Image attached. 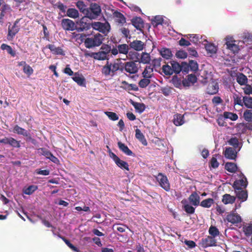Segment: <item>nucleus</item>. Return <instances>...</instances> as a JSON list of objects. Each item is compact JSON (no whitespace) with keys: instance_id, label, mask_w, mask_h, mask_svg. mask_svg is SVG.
<instances>
[{"instance_id":"f257e3e1","label":"nucleus","mask_w":252,"mask_h":252,"mask_svg":"<svg viewBox=\"0 0 252 252\" xmlns=\"http://www.w3.org/2000/svg\"><path fill=\"white\" fill-rule=\"evenodd\" d=\"M242 40H235L231 35H227L224 38L227 47H243L244 44L248 46L252 44V35L249 32H244Z\"/></svg>"},{"instance_id":"f03ea898","label":"nucleus","mask_w":252,"mask_h":252,"mask_svg":"<svg viewBox=\"0 0 252 252\" xmlns=\"http://www.w3.org/2000/svg\"><path fill=\"white\" fill-rule=\"evenodd\" d=\"M77 39L83 42L85 40V44L86 47H93L95 46H99L101 45L102 41V36L97 33L94 37L85 38V35L78 34Z\"/></svg>"},{"instance_id":"7ed1b4c3","label":"nucleus","mask_w":252,"mask_h":252,"mask_svg":"<svg viewBox=\"0 0 252 252\" xmlns=\"http://www.w3.org/2000/svg\"><path fill=\"white\" fill-rule=\"evenodd\" d=\"M185 37L189 38L190 42H191L196 46H201V43L204 47H217L218 45H215L213 43L209 42L206 39H202V37H200L199 35L197 34H186Z\"/></svg>"},{"instance_id":"20e7f679","label":"nucleus","mask_w":252,"mask_h":252,"mask_svg":"<svg viewBox=\"0 0 252 252\" xmlns=\"http://www.w3.org/2000/svg\"><path fill=\"white\" fill-rule=\"evenodd\" d=\"M92 28L106 35L110 32L111 27L108 22L101 23L94 22L92 23Z\"/></svg>"},{"instance_id":"39448f33","label":"nucleus","mask_w":252,"mask_h":252,"mask_svg":"<svg viewBox=\"0 0 252 252\" xmlns=\"http://www.w3.org/2000/svg\"><path fill=\"white\" fill-rule=\"evenodd\" d=\"M106 51H100L98 52H91L88 51H84L85 57H90L97 60H105L107 59V54L111 51V48H105Z\"/></svg>"},{"instance_id":"423d86ee","label":"nucleus","mask_w":252,"mask_h":252,"mask_svg":"<svg viewBox=\"0 0 252 252\" xmlns=\"http://www.w3.org/2000/svg\"><path fill=\"white\" fill-rule=\"evenodd\" d=\"M88 17L86 16L76 21L75 26L76 30L81 32L89 30L92 27V23H90Z\"/></svg>"},{"instance_id":"0eeeda50","label":"nucleus","mask_w":252,"mask_h":252,"mask_svg":"<svg viewBox=\"0 0 252 252\" xmlns=\"http://www.w3.org/2000/svg\"><path fill=\"white\" fill-rule=\"evenodd\" d=\"M157 180L160 186L166 191H169L171 189L170 184L167 177L161 173H159L156 177Z\"/></svg>"},{"instance_id":"6e6552de","label":"nucleus","mask_w":252,"mask_h":252,"mask_svg":"<svg viewBox=\"0 0 252 252\" xmlns=\"http://www.w3.org/2000/svg\"><path fill=\"white\" fill-rule=\"evenodd\" d=\"M101 11V8L98 4L96 3L92 4L90 7L88 8L87 17L90 19H95L99 15Z\"/></svg>"},{"instance_id":"1a4fd4ad","label":"nucleus","mask_w":252,"mask_h":252,"mask_svg":"<svg viewBox=\"0 0 252 252\" xmlns=\"http://www.w3.org/2000/svg\"><path fill=\"white\" fill-rule=\"evenodd\" d=\"M217 240L212 236H207L205 238H202L200 243L199 245L203 248H206L210 247L217 246Z\"/></svg>"},{"instance_id":"9d476101","label":"nucleus","mask_w":252,"mask_h":252,"mask_svg":"<svg viewBox=\"0 0 252 252\" xmlns=\"http://www.w3.org/2000/svg\"><path fill=\"white\" fill-rule=\"evenodd\" d=\"M19 22V20H17L13 25H10L8 26V39H12L19 32L20 30V26L18 25Z\"/></svg>"},{"instance_id":"9b49d317","label":"nucleus","mask_w":252,"mask_h":252,"mask_svg":"<svg viewBox=\"0 0 252 252\" xmlns=\"http://www.w3.org/2000/svg\"><path fill=\"white\" fill-rule=\"evenodd\" d=\"M139 64L135 62L130 61L125 63L124 68L125 71L130 74H134L138 72Z\"/></svg>"},{"instance_id":"f8f14e48","label":"nucleus","mask_w":252,"mask_h":252,"mask_svg":"<svg viewBox=\"0 0 252 252\" xmlns=\"http://www.w3.org/2000/svg\"><path fill=\"white\" fill-rule=\"evenodd\" d=\"M197 80L196 76L193 74H189L186 78L182 80L183 86L184 87H189L194 85Z\"/></svg>"},{"instance_id":"ddd939ff","label":"nucleus","mask_w":252,"mask_h":252,"mask_svg":"<svg viewBox=\"0 0 252 252\" xmlns=\"http://www.w3.org/2000/svg\"><path fill=\"white\" fill-rule=\"evenodd\" d=\"M11 9L10 7L7 5H4L2 8L1 12L0 14V24L2 25L5 20L10 15Z\"/></svg>"},{"instance_id":"4468645a","label":"nucleus","mask_w":252,"mask_h":252,"mask_svg":"<svg viewBox=\"0 0 252 252\" xmlns=\"http://www.w3.org/2000/svg\"><path fill=\"white\" fill-rule=\"evenodd\" d=\"M62 26L63 29L67 31L76 30L75 24L70 19H64L62 21Z\"/></svg>"},{"instance_id":"2eb2a0df","label":"nucleus","mask_w":252,"mask_h":252,"mask_svg":"<svg viewBox=\"0 0 252 252\" xmlns=\"http://www.w3.org/2000/svg\"><path fill=\"white\" fill-rule=\"evenodd\" d=\"M226 220L232 224H236L242 221L241 216L234 213H231L228 214L226 217Z\"/></svg>"},{"instance_id":"dca6fc26","label":"nucleus","mask_w":252,"mask_h":252,"mask_svg":"<svg viewBox=\"0 0 252 252\" xmlns=\"http://www.w3.org/2000/svg\"><path fill=\"white\" fill-rule=\"evenodd\" d=\"M236 197L241 201L244 202L248 198V192L246 189H234Z\"/></svg>"},{"instance_id":"f3484780","label":"nucleus","mask_w":252,"mask_h":252,"mask_svg":"<svg viewBox=\"0 0 252 252\" xmlns=\"http://www.w3.org/2000/svg\"><path fill=\"white\" fill-rule=\"evenodd\" d=\"M237 154L235 149L231 147L226 148L223 152L224 157L229 159H235L237 157Z\"/></svg>"},{"instance_id":"a211bd4d","label":"nucleus","mask_w":252,"mask_h":252,"mask_svg":"<svg viewBox=\"0 0 252 252\" xmlns=\"http://www.w3.org/2000/svg\"><path fill=\"white\" fill-rule=\"evenodd\" d=\"M101 72L105 76H113L115 75V73L111 67V63L108 61H107L106 63L102 67L101 69Z\"/></svg>"},{"instance_id":"6ab92c4d","label":"nucleus","mask_w":252,"mask_h":252,"mask_svg":"<svg viewBox=\"0 0 252 252\" xmlns=\"http://www.w3.org/2000/svg\"><path fill=\"white\" fill-rule=\"evenodd\" d=\"M248 185L247 178L244 177L243 179L235 181L233 185L234 189H245Z\"/></svg>"},{"instance_id":"aec40b11","label":"nucleus","mask_w":252,"mask_h":252,"mask_svg":"<svg viewBox=\"0 0 252 252\" xmlns=\"http://www.w3.org/2000/svg\"><path fill=\"white\" fill-rule=\"evenodd\" d=\"M200 196L195 191L193 192L189 197V202L193 205L197 206L200 204Z\"/></svg>"},{"instance_id":"412c9836","label":"nucleus","mask_w":252,"mask_h":252,"mask_svg":"<svg viewBox=\"0 0 252 252\" xmlns=\"http://www.w3.org/2000/svg\"><path fill=\"white\" fill-rule=\"evenodd\" d=\"M219 85L218 83L212 82L210 83L207 88V93L209 94H215L218 92Z\"/></svg>"},{"instance_id":"4be33fe9","label":"nucleus","mask_w":252,"mask_h":252,"mask_svg":"<svg viewBox=\"0 0 252 252\" xmlns=\"http://www.w3.org/2000/svg\"><path fill=\"white\" fill-rule=\"evenodd\" d=\"M118 146L121 151L127 156H134L132 152L125 144L121 142H118Z\"/></svg>"},{"instance_id":"5701e85b","label":"nucleus","mask_w":252,"mask_h":252,"mask_svg":"<svg viewBox=\"0 0 252 252\" xmlns=\"http://www.w3.org/2000/svg\"><path fill=\"white\" fill-rule=\"evenodd\" d=\"M135 137L144 146L147 145L148 143L144 134L138 128L135 130Z\"/></svg>"},{"instance_id":"b1692460","label":"nucleus","mask_w":252,"mask_h":252,"mask_svg":"<svg viewBox=\"0 0 252 252\" xmlns=\"http://www.w3.org/2000/svg\"><path fill=\"white\" fill-rule=\"evenodd\" d=\"M170 82L172 83L173 86L177 88L181 89L183 86L181 78L179 77L177 75H175L172 77Z\"/></svg>"},{"instance_id":"393cba45","label":"nucleus","mask_w":252,"mask_h":252,"mask_svg":"<svg viewBox=\"0 0 252 252\" xmlns=\"http://www.w3.org/2000/svg\"><path fill=\"white\" fill-rule=\"evenodd\" d=\"M236 197L229 194H225L222 196V202L224 204H233L235 202Z\"/></svg>"},{"instance_id":"a878e982","label":"nucleus","mask_w":252,"mask_h":252,"mask_svg":"<svg viewBox=\"0 0 252 252\" xmlns=\"http://www.w3.org/2000/svg\"><path fill=\"white\" fill-rule=\"evenodd\" d=\"M130 103L135 110L140 113H142L146 108L145 105L143 103L134 102L132 100H130Z\"/></svg>"},{"instance_id":"bb28decb","label":"nucleus","mask_w":252,"mask_h":252,"mask_svg":"<svg viewBox=\"0 0 252 252\" xmlns=\"http://www.w3.org/2000/svg\"><path fill=\"white\" fill-rule=\"evenodd\" d=\"M170 64L172 66V70L173 73L179 74L182 71L181 64H180L176 61H171Z\"/></svg>"},{"instance_id":"cd10ccee","label":"nucleus","mask_w":252,"mask_h":252,"mask_svg":"<svg viewBox=\"0 0 252 252\" xmlns=\"http://www.w3.org/2000/svg\"><path fill=\"white\" fill-rule=\"evenodd\" d=\"M173 123L176 126H180L184 123L183 116L180 114L174 115Z\"/></svg>"},{"instance_id":"c85d7f7f","label":"nucleus","mask_w":252,"mask_h":252,"mask_svg":"<svg viewBox=\"0 0 252 252\" xmlns=\"http://www.w3.org/2000/svg\"><path fill=\"white\" fill-rule=\"evenodd\" d=\"M236 81L240 85H244L248 82V78L243 73H239L236 76Z\"/></svg>"},{"instance_id":"c756f323","label":"nucleus","mask_w":252,"mask_h":252,"mask_svg":"<svg viewBox=\"0 0 252 252\" xmlns=\"http://www.w3.org/2000/svg\"><path fill=\"white\" fill-rule=\"evenodd\" d=\"M72 79L79 86H85V79L82 76H80L77 73H75V76L72 77Z\"/></svg>"},{"instance_id":"7c9ffc66","label":"nucleus","mask_w":252,"mask_h":252,"mask_svg":"<svg viewBox=\"0 0 252 252\" xmlns=\"http://www.w3.org/2000/svg\"><path fill=\"white\" fill-rule=\"evenodd\" d=\"M114 17L117 22L121 24H123L126 23V20L124 16L120 12H115L114 13Z\"/></svg>"},{"instance_id":"2f4dec72","label":"nucleus","mask_w":252,"mask_h":252,"mask_svg":"<svg viewBox=\"0 0 252 252\" xmlns=\"http://www.w3.org/2000/svg\"><path fill=\"white\" fill-rule=\"evenodd\" d=\"M111 67L113 71L115 73V72L119 70H123L124 69V65L122 62L120 61L114 62L113 63H110Z\"/></svg>"},{"instance_id":"473e14b6","label":"nucleus","mask_w":252,"mask_h":252,"mask_svg":"<svg viewBox=\"0 0 252 252\" xmlns=\"http://www.w3.org/2000/svg\"><path fill=\"white\" fill-rule=\"evenodd\" d=\"M225 169L231 173H235L237 170V165L232 162H226L225 164Z\"/></svg>"},{"instance_id":"72a5a7b5","label":"nucleus","mask_w":252,"mask_h":252,"mask_svg":"<svg viewBox=\"0 0 252 252\" xmlns=\"http://www.w3.org/2000/svg\"><path fill=\"white\" fill-rule=\"evenodd\" d=\"M159 51L161 56L165 59H168L172 56L169 48H161Z\"/></svg>"},{"instance_id":"f704fd0d","label":"nucleus","mask_w":252,"mask_h":252,"mask_svg":"<svg viewBox=\"0 0 252 252\" xmlns=\"http://www.w3.org/2000/svg\"><path fill=\"white\" fill-rule=\"evenodd\" d=\"M163 18L162 16L158 15L155 16L152 20V24L154 27H158L159 25H162L163 23Z\"/></svg>"},{"instance_id":"c9c22d12","label":"nucleus","mask_w":252,"mask_h":252,"mask_svg":"<svg viewBox=\"0 0 252 252\" xmlns=\"http://www.w3.org/2000/svg\"><path fill=\"white\" fill-rule=\"evenodd\" d=\"M76 6L79 9L80 11L87 17L88 12V8L87 7L84 2L82 1H79L77 2Z\"/></svg>"},{"instance_id":"e433bc0d","label":"nucleus","mask_w":252,"mask_h":252,"mask_svg":"<svg viewBox=\"0 0 252 252\" xmlns=\"http://www.w3.org/2000/svg\"><path fill=\"white\" fill-rule=\"evenodd\" d=\"M115 163L119 167L122 169H125L127 171L129 170L128 164L126 162L121 160L120 158L116 161Z\"/></svg>"},{"instance_id":"4c0bfd02","label":"nucleus","mask_w":252,"mask_h":252,"mask_svg":"<svg viewBox=\"0 0 252 252\" xmlns=\"http://www.w3.org/2000/svg\"><path fill=\"white\" fill-rule=\"evenodd\" d=\"M214 203V200L213 198H208L202 200L199 205L204 208H210Z\"/></svg>"},{"instance_id":"58836bf2","label":"nucleus","mask_w":252,"mask_h":252,"mask_svg":"<svg viewBox=\"0 0 252 252\" xmlns=\"http://www.w3.org/2000/svg\"><path fill=\"white\" fill-rule=\"evenodd\" d=\"M67 16L72 18H76L79 17V12L75 8H68L66 11Z\"/></svg>"},{"instance_id":"ea45409f","label":"nucleus","mask_w":252,"mask_h":252,"mask_svg":"<svg viewBox=\"0 0 252 252\" xmlns=\"http://www.w3.org/2000/svg\"><path fill=\"white\" fill-rule=\"evenodd\" d=\"M153 68L151 66H146L142 72V76L144 78H151L152 75Z\"/></svg>"},{"instance_id":"a19ab883","label":"nucleus","mask_w":252,"mask_h":252,"mask_svg":"<svg viewBox=\"0 0 252 252\" xmlns=\"http://www.w3.org/2000/svg\"><path fill=\"white\" fill-rule=\"evenodd\" d=\"M140 61L139 62L138 64L140 63H150L151 60V57L150 54L147 53H142L141 55Z\"/></svg>"},{"instance_id":"79ce46f5","label":"nucleus","mask_w":252,"mask_h":252,"mask_svg":"<svg viewBox=\"0 0 252 252\" xmlns=\"http://www.w3.org/2000/svg\"><path fill=\"white\" fill-rule=\"evenodd\" d=\"M209 234L210 236L215 238L217 236H219L220 231L219 229L215 226L211 225L209 229Z\"/></svg>"},{"instance_id":"37998d69","label":"nucleus","mask_w":252,"mask_h":252,"mask_svg":"<svg viewBox=\"0 0 252 252\" xmlns=\"http://www.w3.org/2000/svg\"><path fill=\"white\" fill-rule=\"evenodd\" d=\"M60 237L64 241L65 244L72 251L76 252H81L79 249L75 247L72 244L70 243V242L68 240L66 239L64 237L60 236Z\"/></svg>"},{"instance_id":"c03bdc74","label":"nucleus","mask_w":252,"mask_h":252,"mask_svg":"<svg viewBox=\"0 0 252 252\" xmlns=\"http://www.w3.org/2000/svg\"><path fill=\"white\" fill-rule=\"evenodd\" d=\"M38 189L37 186L35 185H31L28 187L27 189H25L23 190V192L25 194L27 195H31L33 193L35 190H36Z\"/></svg>"},{"instance_id":"a18cd8bd","label":"nucleus","mask_w":252,"mask_h":252,"mask_svg":"<svg viewBox=\"0 0 252 252\" xmlns=\"http://www.w3.org/2000/svg\"><path fill=\"white\" fill-rule=\"evenodd\" d=\"M162 71L166 75H171L173 74L171 65L168 64L163 65L162 67Z\"/></svg>"},{"instance_id":"49530a36","label":"nucleus","mask_w":252,"mask_h":252,"mask_svg":"<svg viewBox=\"0 0 252 252\" xmlns=\"http://www.w3.org/2000/svg\"><path fill=\"white\" fill-rule=\"evenodd\" d=\"M223 117L225 119H230L232 121L236 120L238 117L236 114L233 113L229 112H224L223 113Z\"/></svg>"},{"instance_id":"de8ad7c7","label":"nucleus","mask_w":252,"mask_h":252,"mask_svg":"<svg viewBox=\"0 0 252 252\" xmlns=\"http://www.w3.org/2000/svg\"><path fill=\"white\" fill-rule=\"evenodd\" d=\"M149 78H144L140 80L138 83L139 86L141 88H144L148 86L151 82Z\"/></svg>"},{"instance_id":"09e8293b","label":"nucleus","mask_w":252,"mask_h":252,"mask_svg":"<svg viewBox=\"0 0 252 252\" xmlns=\"http://www.w3.org/2000/svg\"><path fill=\"white\" fill-rule=\"evenodd\" d=\"M27 131V130L21 127L18 125L15 126L14 127H13V130L14 133H17L19 135H22L23 136Z\"/></svg>"},{"instance_id":"8fccbe9b","label":"nucleus","mask_w":252,"mask_h":252,"mask_svg":"<svg viewBox=\"0 0 252 252\" xmlns=\"http://www.w3.org/2000/svg\"><path fill=\"white\" fill-rule=\"evenodd\" d=\"M244 105L247 108H252V97L244 96L243 98Z\"/></svg>"},{"instance_id":"3c124183","label":"nucleus","mask_w":252,"mask_h":252,"mask_svg":"<svg viewBox=\"0 0 252 252\" xmlns=\"http://www.w3.org/2000/svg\"><path fill=\"white\" fill-rule=\"evenodd\" d=\"M228 143L230 145L232 146L234 149H236L239 147V142L238 139L235 137L230 138L228 141Z\"/></svg>"},{"instance_id":"603ef678","label":"nucleus","mask_w":252,"mask_h":252,"mask_svg":"<svg viewBox=\"0 0 252 252\" xmlns=\"http://www.w3.org/2000/svg\"><path fill=\"white\" fill-rule=\"evenodd\" d=\"M183 210L189 214H193L195 212V208L189 204L183 206Z\"/></svg>"},{"instance_id":"864d4df0","label":"nucleus","mask_w":252,"mask_h":252,"mask_svg":"<svg viewBox=\"0 0 252 252\" xmlns=\"http://www.w3.org/2000/svg\"><path fill=\"white\" fill-rule=\"evenodd\" d=\"M244 117L247 122L252 121V110H247L244 113Z\"/></svg>"},{"instance_id":"5fc2aeb1","label":"nucleus","mask_w":252,"mask_h":252,"mask_svg":"<svg viewBox=\"0 0 252 252\" xmlns=\"http://www.w3.org/2000/svg\"><path fill=\"white\" fill-rule=\"evenodd\" d=\"M189 63L191 71L196 72L198 70V64L196 61L190 60L189 61Z\"/></svg>"},{"instance_id":"6e6d98bb","label":"nucleus","mask_w":252,"mask_h":252,"mask_svg":"<svg viewBox=\"0 0 252 252\" xmlns=\"http://www.w3.org/2000/svg\"><path fill=\"white\" fill-rule=\"evenodd\" d=\"M183 37L179 40V45L182 46H188L190 45V41H189L187 37H185V35H183Z\"/></svg>"},{"instance_id":"4d7b16f0","label":"nucleus","mask_w":252,"mask_h":252,"mask_svg":"<svg viewBox=\"0 0 252 252\" xmlns=\"http://www.w3.org/2000/svg\"><path fill=\"white\" fill-rule=\"evenodd\" d=\"M9 145L14 148H20V141L16 140L13 137H10Z\"/></svg>"},{"instance_id":"13d9d810","label":"nucleus","mask_w":252,"mask_h":252,"mask_svg":"<svg viewBox=\"0 0 252 252\" xmlns=\"http://www.w3.org/2000/svg\"><path fill=\"white\" fill-rule=\"evenodd\" d=\"M106 115L112 121H116L119 119V117L116 113L112 112H105Z\"/></svg>"},{"instance_id":"bf43d9fd","label":"nucleus","mask_w":252,"mask_h":252,"mask_svg":"<svg viewBox=\"0 0 252 252\" xmlns=\"http://www.w3.org/2000/svg\"><path fill=\"white\" fill-rule=\"evenodd\" d=\"M176 56L177 58L185 59L188 56V53L183 50H180L176 52Z\"/></svg>"},{"instance_id":"052dcab7","label":"nucleus","mask_w":252,"mask_h":252,"mask_svg":"<svg viewBox=\"0 0 252 252\" xmlns=\"http://www.w3.org/2000/svg\"><path fill=\"white\" fill-rule=\"evenodd\" d=\"M244 232L247 236H249L252 234V224H250L248 226L243 227Z\"/></svg>"},{"instance_id":"680f3d73","label":"nucleus","mask_w":252,"mask_h":252,"mask_svg":"<svg viewBox=\"0 0 252 252\" xmlns=\"http://www.w3.org/2000/svg\"><path fill=\"white\" fill-rule=\"evenodd\" d=\"M23 71L25 73L30 76L33 73V70L29 65L25 64L23 67Z\"/></svg>"},{"instance_id":"e2e57ef3","label":"nucleus","mask_w":252,"mask_h":252,"mask_svg":"<svg viewBox=\"0 0 252 252\" xmlns=\"http://www.w3.org/2000/svg\"><path fill=\"white\" fill-rule=\"evenodd\" d=\"M144 43L140 40H135L131 42L129 47H143Z\"/></svg>"},{"instance_id":"0e129e2a","label":"nucleus","mask_w":252,"mask_h":252,"mask_svg":"<svg viewBox=\"0 0 252 252\" xmlns=\"http://www.w3.org/2000/svg\"><path fill=\"white\" fill-rule=\"evenodd\" d=\"M181 64L182 66L181 71L184 74L188 73L189 68V63H187L186 62H182Z\"/></svg>"},{"instance_id":"69168bd1","label":"nucleus","mask_w":252,"mask_h":252,"mask_svg":"<svg viewBox=\"0 0 252 252\" xmlns=\"http://www.w3.org/2000/svg\"><path fill=\"white\" fill-rule=\"evenodd\" d=\"M38 151L42 155L45 156L47 158H49V157L51 156V152L45 148H40L38 149Z\"/></svg>"},{"instance_id":"338daca9","label":"nucleus","mask_w":252,"mask_h":252,"mask_svg":"<svg viewBox=\"0 0 252 252\" xmlns=\"http://www.w3.org/2000/svg\"><path fill=\"white\" fill-rule=\"evenodd\" d=\"M205 49L207 55L209 57H212L214 54H216L217 52V48H205Z\"/></svg>"},{"instance_id":"774afa93","label":"nucleus","mask_w":252,"mask_h":252,"mask_svg":"<svg viewBox=\"0 0 252 252\" xmlns=\"http://www.w3.org/2000/svg\"><path fill=\"white\" fill-rule=\"evenodd\" d=\"M210 164L211 167L214 168H216L219 166V163L218 162L216 158L214 157H212L210 160Z\"/></svg>"}]
</instances>
